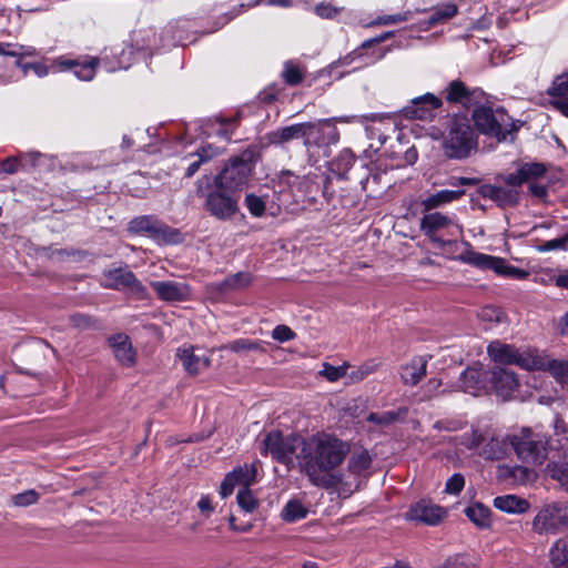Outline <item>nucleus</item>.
<instances>
[{
  "mask_svg": "<svg viewBox=\"0 0 568 568\" xmlns=\"http://www.w3.org/2000/svg\"><path fill=\"white\" fill-rule=\"evenodd\" d=\"M348 450L349 447L346 443L335 436L322 433L304 439L296 458L310 479L318 485L323 479V474L341 465Z\"/></svg>",
  "mask_w": 568,
  "mask_h": 568,
  "instance_id": "nucleus-1",
  "label": "nucleus"
},
{
  "mask_svg": "<svg viewBox=\"0 0 568 568\" xmlns=\"http://www.w3.org/2000/svg\"><path fill=\"white\" fill-rule=\"evenodd\" d=\"M100 60L90 55L73 57L63 54L51 60L47 65L44 62H23L17 59L14 65L19 68L24 75L33 71L38 78H44L52 72H72L81 81H91L98 71Z\"/></svg>",
  "mask_w": 568,
  "mask_h": 568,
  "instance_id": "nucleus-2",
  "label": "nucleus"
},
{
  "mask_svg": "<svg viewBox=\"0 0 568 568\" xmlns=\"http://www.w3.org/2000/svg\"><path fill=\"white\" fill-rule=\"evenodd\" d=\"M443 151L449 159L464 160L477 149V134L465 114H455L443 131Z\"/></svg>",
  "mask_w": 568,
  "mask_h": 568,
  "instance_id": "nucleus-3",
  "label": "nucleus"
},
{
  "mask_svg": "<svg viewBox=\"0 0 568 568\" xmlns=\"http://www.w3.org/2000/svg\"><path fill=\"white\" fill-rule=\"evenodd\" d=\"M142 31L133 32L129 43L113 45L110 49L105 48L102 51L101 58L97 57L100 60L99 65L104 63L106 70L110 72L129 69L138 52L152 51V45L150 43H145L144 40H149L150 36L155 38V32H144L145 36H142Z\"/></svg>",
  "mask_w": 568,
  "mask_h": 568,
  "instance_id": "nucleus-4",
  "label": "nucleus"
},
{
  "mask_svg": "<svg viewBox=\"0 0 568 568\" xmlns=\"http://www.w3.org/2000/svg\"><path fill=\"white\" fill-rule=\"evenodd\" d=\"M128 232L152 239L159 245H176L183 242L179 229L168 225L156 215H140L128 223Z\"/></svg>",
  "mask_w": 568,
  "mask_h": 568,
  "instance_id": "nucleus-5",
  "label": "nucleus"
},
{
  "mask_svg": "<svg viewBox=\"0 0 568 568\" xmlns=\"http://www.w3.org/2000/svg\"><path fill=\"white\" fill-rule=\"evenodd\" d=\"M473 120L480 133L496 138L499 142L506 141L508 135L519 129L503 109L494 110L486 105H479L474 110Z\"/></svg>",
  "mask_w": 568,
  "mask_h": 568,
  "instance_id": "nucleus-6",
  "label": "nucleus"
},
{
  "mask_svg": "<svg viewBox=\"0 0 568 568\" xmlns=\"http://www.w3.org/2000/svg\"><path fill=\"white\" fill-rule=\"evenodd\" d=\"M303 444L304 438L296 435L284 436L276 430L265 435L260 444V450L263 455H271L276 462L288 466Z\"/></svg>",
  "mask_w": 568,
  "mask_h": 568,
  "instance_id": "nucleus-7",
  "label": "nucleus"
},
{
  "mask_svg": "<svg viewBox=\"0 0 568 568\" xmlns=\"http://www.w3.org/2000/svg\"><path fill=\"white\" fill-rule=\"evenodd\" d=\"M247 151L241 155L229 159L220 173L214 178L217 189L236 192L242 191L248 184V156Z\"/></svg>",
  "mask_w": 568,
  "mask_h": 568,
  "instance_id": "nucleus-8",
  "label": "nucleus"
},
{
  "mask_svg": "<svg viewBox=\"0 0 568 568\" xmlns=\"http://www.w3.org/2000/svg\"><path fill=\"white\" fill-rule=\"evenodd\" d=\"M464 444L468 449H476L483 446L480 455L490 460L504 458L508 445H510L506 438L500 437L495 430L489 428H474L470 434L465 435Z\"/></svg>",
  "mask_w": 568,
  "mask_h": 568,
  "instance_id": "nucleus-9",
  "label": "nucleus"
},
{
  "mask_svg": "<svg viewBox=\"0 0 568 568\" xmlns=\"http://www.w3.org/2000/svg\"><path fill=\"white\" fill-rule=\"evenodd\" d=\"M568 528V501H558L544 506L532 520L537 534H557Z\"/></svg>",
  "mask_w": 568,
  "mask_h": 568,
  "instance_id": "nucleus-10",
  "label": "nucleus"
},
{
  "mask_svg": "<svg viewBox=\"0 0 568 568\" xmlns=\"http://www.w3.org/2000/svg\"><path fill=\"white\" fill-rule=\"evenodd\" d=\"M509 444L523 462L542 464L547 458V442L530 430L523 432L520 436H511Z\"/></svg>",
  "mask_w": 568,
  "mask_h": 568,
  "instance_id": "nucleus-11",
  "label": "nucleus"
},
{
  "mask_svg": "<svg viewBox=\"0 0 568 568\" xmlns=\"http://www.w3.org/2000/svg\"><path fill=\"white\" fill-rule=\"evenodd\" d=\"M420 229L426 236L433 242L445 246L452 243V240H445L440 235L442 232L450 237H457L462 234V227L455 223L450 217L439 213H429L424 215L420 221Z\"/></svg>",
  "mask_w": 568,
  "mask_h": 568,
  "instance_id": "nucleus-12",
  "label": "nucleus"
},
{
  "mask_svg": "<svg viewBox=\"0 0 568 568\" xmlns=\"http://www.w3.org/2000/svg\"><path fill=\"white\" fill-rule=\"evenodd\" d=\"M235 487H240L236 496L239 506L248 511V468L246 465L234 468L226 474L221 487L220 496L225 499L234 491Z\"/></svg>",
  "mask_w": 568,
  "mask_h": 568,
  "instance_id": "nucleus-13",
  "label": "nucleus"
},
{
  "mask_svg": "<svg viewBox=\"0 0 568 568\" xmlns=\"http://www.w3.org/2000/svg\"><path fill=\"white\" fill-rule=\"evenodd\" d=\"M490 382L496 394L504 399L509 398L519 386L513 363H509L508 359L493 367Z\"/></svg>",
  "mask_w": 568,
  "mask_h": 568,
  "instance_id": "nucleus-14",
  "label": "nucleus"
},
{
  "mask_svg": "<svg viewBox=\"0 0 568 568\" xmlns=\"http://www.w3.org/2000/svg\"><path fill=\"white\" fill-rule=\"evenodd\" d=\"M442 105V101L434 94L426 93L412 100L410 104L403 109L407 119L428 121L434 116V111Z\"/></svg>",
  "mask_w": 568,
  "mask_h": 568,
  "instance_id": "nucleus-15",
  "label": "nucleus"
},
{
  "mask_svg": "<svg viewBox=\"0 0 568 568\" xmlns=\"http://www.w3.org/2000/svg\"><path fill=\"white\" fill-rule=\"evenodd\" d=\"M217 189L207 194L205 207L217 219H230L237 211V201Z\"/></svg>",
  "mask_w": 568,
  "mask_h": 568,
  "instance_id": "nucleus-16",
  "label": "nucleus"
},
{
  "mask_svg": "<svg viewBox=\"0 0 568 568\" xmlns=\"http://www.w3.org/2000/svg\"><path fill=\"white\" fill-rule=\"evenodd\" d=\"M151 287L158 298L168 303L187 301L190 297V287L185 283L175 281H152Z\"/></svg>",
  "mask_w": 568,
  "mask_h": 568,
  "instance_id": "nucleus-17",
  "label": "nucleus"
},
{
  "mask_svg": "<svg viewBox=\"0 0 568 568\" xmlns=\"http://www.w3.org/2000/svg\"><path fill=\"white\" fill-rule=\"evenodd\" d=\"M546 172V168L541 163L530 162L523 163L515 173L500 175L499 179L509 186L518 187L525 182L540 178Z\"/></svg>",
  "mask_w": 568,
  "mask_h": 568,
  "instance_id": "nucleus-18",
  "label": "nucleus"
},
{
  "mask_svg": "<svg viewBox=\"0 0 568 568\" xmlns=\"http://www.w3.org/2000/svg\"><path fill=\"white\" fill-rule=\"evenodd\" d=\"M460 379L465 390L476 395L486 387L488 372L484 368L483 364L476 362L462 373Z\"/></svg>",
  "mask_w": 568,
  "mask_h": 568,
  "instance_id": "nucleus-19",
  "label": "nucleus"
},
{
  "mask_svg": "<svg viewBox=\"0 0 568 568\" xmlns=\"http://www.w3.org/2000/svg\"><path fill=\"white\" fill-rule=\"evenodd\" d=\"M547 92L554 108L568 116V72L557 75Z\"/></svg>",
  "mask_w": 568,
  "mask_h": 568,
  "instance_id": "nucleus-20",
  "label": "nucleus"
},
{
  "mask_svg": "<svg viewBox=\"0 0 568 568\" xmlns=\"http://www.w3.org/2000/svg\"><path fill=\"white\" fill-rule=\"evenodd\" d=\"M410 518L427 525H437L446 516V510L429 501L422 500L410 508Z\"/></svg>",
  "mask_w": 568,
  "mask_h": 568,
  "instance_id": "nucleus-21",
  "label": "nucleus"
},
{
  "mask_svg": "<svg viewBox=\"0 0 568 568\" xmlns=\"http://www.w3.org/2000/svg\"><path fill=\"white\" fill-rule=\"evenodd\" d=\"M483 92L478 89L468 90L464 82L452 81L446 90V100L452 103H460L469 108L478 101Z\"/></svg>",
  "mask_w": 568,
  "mask_h": 568,
  "instance_id": "nucleus-22",
  "label": "nucleus"
},
{
  "mask_svg": "<svg viewBox=\"0 0 568 568\" xmlns=\"http://www.w3.org/2000/svg\"><path fill=\"white\" fill-rule=\"evenodd\" d=\"M304 126H310L305 130L310 135H303L304 145L310 148L312 145H321L324 142L325 128L329 129L327 135L329 140L336 142L338 139V132L335 126H332L327 120H321L318 122H305Z\"/></svg>",
  "mask_w": 568,
  "mask_h": 568,
  "instance_id": "nucleus-23",
  "label": "nucleus"
},
{
  "mask_svg": "<svg viewBox=\"0 0 568 568\" xmlns=\"http://www.w3.org/2000/svg\"><path fill=\"white\" fill-rule=\"evenodd\" d=\"M133 275L134 273L128 265L104 270L102 272V281L100 282V285L108 290L123 291L126 290Z\"/></svg>",
  "mask_w": 568,
  "mask_h": 568,
  "instance_id": "nucleus-24",
  "label": "nucleus"
},
{
  "mask_svg": "<svg viewBox=\"0 0 568 568\" xmlns=\"http://www.w3.org/2000/svg\"><path fill=\"white\" fill-rule=\"evenodd\" d=\"M481 194L484 197L495 201L499 206H514L519 200L517 187H504L497 185L483 186Z\"/></svg>",
  "mask_w": 568,
  "mask_h": 568,
  "instance_id": "nucleus-25",
  "label": "nucleus"
},
{
  "mask_svg": "<svg viewBox=\"0 0 568 568\" xmlns=\"http://www.w3.org/2000/svg\"><path fill=\"white\" fill-rule=\"evenodd\" d=\"M427 361L425 357H413L408 363L402 365L400 377L406 385L418 384L426 375Z\"/></svg>",
  "mask_w": 568,
  "mask_h": 568,
  "instance_id": "nucleus-26",
  "label": "nucleus"
},
{
  "mask_svg": "<svg viewBox=\"0 0 568 568\" xmlns=\"http://www.w3.org/2000/svg\"><path fill=\"white\" fill-rule=\"evenodd\" d=\"M41 156L38 152L21 153L17 156H8L0 162V173L14 174L20 170H24L27 163L36 165L37 160Z\"/></svg>",
  "mask_w": 568,
  "mask_h": 568,
  "instance_id": "nucleus-27",
  "label": "nucleus"
},
{
  "mask_svg": "<svg viewBox=\"0 0 568 568\" xmlns=\"http://www.w3.org/2000/svg\"><path fill=\"white\" fill-rule=\"evenodd\" d=\"M465 194L464 190H440L434 194H429L422 201L425 210H434L445 204L459 200Z\"/></svg>",
  "mask_w": 568,
  "mask_h": 568,
  "instance_id": "nucleus-28",
  "label": "nucleus"
},
{
  "mask_svg": "<svg viewBox=\"0 0 568 568\" xmlns=\"http://www.w3.org/2000/svg\"><path fill=\"white\" fill-rule=\"evenodd\" d=\"M306 74V68L302 63L295 61V60H286L283 63V69L281 72V78L283 79L284 83H286L290 87H296L300 85Z\"/></svg>",
  "mask_w": 568,
  "mask_h": 568,
  "instance_id": "nucleus-29",
  "label": "nucleus"
},
{
  "mask_svg": "<svg viewBox=\"0 0 568 568\" xmlns=\"http://www.w3.org/2000/svg\"><path fill=\"white\" fill-rule=\"evenodd\" d=\"M308 128L304 126V123L292 124L272 132L270 139L273 143H287L295 139H303V135H310L305 132Z\"/></svg>",
  "mask_w": 568,
  "mask_h": 568,
  "instance_id": "nucleus-30",
  "label": "nucleus"
},
{
  "mask_svg": "<svg viewBox=\"0 0 568 568\" xmlns=\"http://www.w3.org/2000/svg\"><path fill=\"white\" fill-rule=\"evenodd\" d=\"M494 506L505 513H524L528 509L529 504L526 499L515 495L499 496L494 499Z\"/></svg>",
  "mask_w": 568,
  "mask_h": 568,
  "instance_id": "nucleus-31",
  "label": "nucleus"
},
{
  "mask_svg": "<svg viewBox=\"0 0 568 568\" xmlns=\"http://www.w3.org/2000/svg\"><path fill=\"white\" fill-rule=\"evenodd\" d=\"M217 154V149L213 148L211 144L200 148L195 153L189 155L190 158L196 159L187 165L184 176L192 178L200 170L203 163L209 162Z\"/></svg>",
  "mask_w": 568,
  "mask_h": 568,
  "instance_id": "nucleus-32",
  "label": "nucleus"
},
{
  "mask_svg": "<svg viewBox=\"0 0 568 568\" xmlns=\"http://www.w3.org/2000/svg\"><path fill=\"white\" fill-rule=\"evenodd\" d=\"M372 466V457L366 449L354 452L348 459V470L356 476H366Z\"/></svg>",
  "mask_w": 568,
  "mask_h": 568,
  "instance_id": "nucleus-33",
  "label": "nucleus"
},
{
  "mask_svg": "<svg viewBox=\"0 0 568 568\" xmlns=\"http://www.w3.org/2000/svg\"><path fill=\"white\" fill-rule=\"evenodd\" d=\"M0 55L21 59L24 57H39L40 51L32 45L0 42Z\"/></svg>",
  "mask_w": 568,
  "mask_h": 568,
  "instance_id": "nucleus-34",
  "label": "nucleus"
},
{
  "mask_svg": "<svg viewBox=\"0 0 568 568\" xmlns=\"http://www.w3.org/2000/svg\"><path fill=\"white\" fill-rule=\"evenodd\" d=\"M465 515L480 528L490 526V510L483 504L476 503L465 509Z\"/></svg>",
  "mask_w": 568,
  "mask_h": 568,
  "instance_id": "nucleus-35",
  "label": "nucleus"
},
{
  "mask_svg": "<svg viewBox=\"0 0 568 568\" xmlns=\"http://www.w3.org/2000/svg\"><path fill=\"white\" fill-rule=\"evenodd\" d=\"M464 261L473 266H476L481 270H493L495 272L496 265L499 262V257L487 255L484 253H478L474 251H469L466 253Z\"/></svg>",
  "mask_w": 568,
  "mask_h": 568,
  "instance_id": "nucleus-36",
  "label": "nucleus"
},
{
  "mask_svg": "<svg viewBox=\"0 0 568 568\" xmlns=\"http://www.w3.org/2000/svg\"><path fill=\"white\" fill-rule=\"evenodd\" d=\"M277 210L278 206L270 200L268 194H263L262 196L251 194V215L262 216L266 211L271 215H275Z\"/></svg>",
  "mask_w": 568,
  "mask_h": 568,
  "instance_id": "nucleus-37",
  "label": "nucleus"
},
{
  "mask_svg": "<svg viewBox=\"0 0 568 568\" xmlns=\"http://www.w3.org/2000/svg\"><path fill=\"white\" fill-rule=\"evenodd\" d=\"M514 366L527 371H547L548 357H506Z\"/></svg>",
  "mask_w": 568,
  "mask_h": 568,
  "instance_id": "nucleus-38",
  "label": "nucleus"
},
{
  "mask_svg": "<svg viewBox=\"0 0 568 568\" xmlns=\"http://www.w3.org/2000/svg\"><path fill=\"white\" fill-rule=\"evenodd\" d=\"M550 561L554 566L568 564V538H559L555 541L549 551Z\"/></svg>",
  "mask_w": 568,
  "mask_h": 568,
  "instance_id": "nucleus-39",
  "label": "nucleus"
},
{
  "mask_svg": "<svg viewBox=\"0 0 568 568\" xmlns=\"http://www.w3.org/2000/svg\"><path fill=\"white\" fill-rule=\"evenodd\" d=\"M307 514L308 509L301 501L293 499L285 505L282 517L284 520L293 523L305 518Z\"/></svg>",
  "mask_w": 568,
  "mask_h": 568,
  "instance_id": "nucleus-40",
  "label": "nucleus"
},
{
  "mask_svg": "<svg viewBox=\"0 0 568 568\" xmlns=\"http://www.w3.org/2000/svg\"><path fill=\"white\" fill-rule=\"evenodd\" d=\"M70 324L78 329H99L101 324L94 316L84 313H74L69 317Z\"/></svg>",
  "mask_w": 568,
  "mask_h": 568,
  "instance_id": "nucleus-41",
  "label": "nucleus"
},
{
  "mask_svg": "<svg viewBox=\"0 0 568 568\" xmlns=\"http://www.w3.org/2000/svg\"><path fill=\"white\" fill-rule=\"evenodd\" d=\"M549 476L568 491V463H552L547 466Z\"/></svg>",
  "mask_w": 568,
  "mask_h": 568,
  "instance_id": "nucleus-42",
  "label": "nucleus"
},
{
  "mask_svg": "<svg viewBox=\"0 0 568 568\" xmlns=\"http://www.w3.org/2000/svg\"><path fill=\"white\" fill-rule=\"evenodd\" d=\"M547 371L559 383H568V359H555L547 362Z\"/></svg>",
  "mask_w": 568,
  "mask_h": 568,
  "instance_id": "nucleus-43",
  "label": "nucleus"
},
{
  "mask_svg": "<svg viewBox=\"0 0 568 568\" xmlns=\"http://www.w3.org/2000/svg\"><path fill=\"white\" fill-rule=\"evenodd\" d=\"M185 371L195 376L210 366L209 357H180Z\"/></svg>",
  "mask_w": 568,
  "mask_h": 568,
  "instance_id": "nucleus-44",
  "label": "nucleus"
},
{
  "mask_svg": "<svg viewBox=\"0 0 568 568\" xmlns=\"http://www.w3.org/2000/svg\"><path fill=\"white\" fill-rule=\"evenodd\" d=\"M499 262L500 263H497L496 268H495L496 274L505 276V277L517 278V280H523L528 276L527 271L508 264L506 262V260L499 257Z\"/></svg>",
  "mask_w": 568,
  "mask_h": 568,
  "instance_id": "nucleus-45",
  "label": "nucleus"
},
{
  "mask_svg": "<svg viewBox=\"0 0 568 568\" xmlns=\"http://www.w3.org/2000/svg\"><path fill=\"white\" fill-rule=\"evenodd\" d=\"M108 344L114 353L132 351V343L128 334L116 333L108 338Z\"/></svg>",
  "mask_w": 568,
  "mask_h": 568,
  "instance_id": "nucleus-46",
  "label": "nucleus"
},
{
  "mask_svg": "<svg viewBox=\"0 0 568 568\" xmlns=\"http://www.w3.org/2000/svg\"><path fill=\"white\" fill-rule=\"evenodd\" d=\"M40 494L36 489H28L11 497V503L16 507H28L38 503Z\"/></svg>",
  "mask_w": 568,
  "mask_h": 568,
  "instance_id": "nucleus-47",
  "label": "nucleus"
},
{
  "mask_svg": "<svg viewBox=\"0 0 568 568\" xmlns=\"http://www.w3.org/2000/svg\"><path fill=\"white\" fill-rule=\"evenodd\" d=\"M457 13V7L455 4H447L443 8L437 9L428 18V27H434L449 18H453Z\"/></svg>",
  "mask_w": 568,
  "mask_h": 568,
  "instance_id": "nucleus-48",
  "label": "nucleus"
},
{
  "mask_svg": "<svg viewBox=\"0 0 568 568\" xmlns=\"http://www.w3.org/2000/svg\"><path fill=\"white\" fill-rule=\"evenodd\" d=\"M351 365L344 362L342 365L333 366L327 363L323 364L321 373L331 382L337 381L339 377L347 375Z\"/></svg>",
  "mask_w": 568,
  "mask_h": 568,
  "instance_id": "nucleus-49",
  "label": "nucleus"
},
{
  "mask_svg": "<svg viewBox=\"0 0 568 568\" xmlns=\"http://www.w3.org/2000/svg\"><path fill=\"white\" fill-rule=\"evenodd\" d=\"M487 355H521L517 348L500 341H494L487 346Z\"/></svg>",
  "mask_w": 568,
  "mask_h": 568,
  "instance_id": "nucleus-50",
  "label": "nucleus"
},
{
  "mask_svg": "<svg viewBox=\"0 0 568 568\" xmlns=\"http://www.w3.org/2000/svg\"><path fill=\"white\" fill-rule=\"evenodd\" d=\"M126 290H129L132 297L138 301H145L150 297L146 286L143 285V283L136 277L135 274L130 281Z\"/></svg>",
  "mask_w": 568,
  "mask_h": 568,
  "instance_id": "nucleus-51",
  "label": "nucleus"
},
{
  "mask_svg": "<svg viewBox=\"0 0 568 568\" xmlns=\"http://www.w3.org/2000/svg\"><path fill=\"white\" fill-rule=\"evenodd\" d=\"M537 250L541 253L556 250H568V233L560 237L552 239L541 243L540 245L537 246Z\"/></svg>",
  "mask_w": 568,
  "mask_h": 568,
  "instance_id": "nucleus-52",
  "label": "nucleus"
},
{
  "mask_svg": "<svg viewBox=\"0 0 568 568\" xmlns=\"http://www.w3.org/2000/svg\"><path fill=\"white\" fill-rule=\"evenodd\" d=\"M410 17H412L410 11H406V12L397 13V14L381 16V17L376 18L372 22V24L373 26L397 24L400 22L408 21L410 19Z\"/></svg>",
  "mask_w": 568,
  "mask_h": 568,
  "instance_id": "nucleus-53",
  "label": "nucleus"
},
{
  "mask_svg": "<svg viewBox=\"0 0 568 568\" xmlns=\"http://www.w3.org/2000/svg\"><path fill=\"white\" fill-rule=\"evenodd\" d=\"M479 318L488 323H501L504 320V313L498 307L485 306L479 313Z\"/></svg>",
  "mask_w": 568,
  "mask_h": 568,
  "instance_id": "nucleus-54",
  "label": "nucleus"
},
{
  "mask_svg": "<svg viewBox=\"0 0 568 568\" xmlns=\"http://www.w3.org/2000/svg\"><path fill=\"white\" fill-rule=\"evenodd\" d=\"M509 474L520 483L530 481L536 477V473L531 468L525 466H515L509 470Z\"/></svg>",
  "mask_w": 568,
  "mask_h": 568,
  "instance_id": "nucleus-55",
  "label": "nucleus"
},
{
  "mask_svg": "<svg viewBox=\"0 0 568 568\" xmlns=\"http://www.w3.org/2000/svg\"><path fill=\"white\" fill-rule=\"evenodd\" d=\"M465 485V479L460 474H454L446 483V493L457 495L459 494Z\"/></svg>",
  "mask_w": 568,
  "mask_h": 568,
  "instance_id": "nucleus-56",
  "label": "nucleus"
},
{
  "mask_svg": "<svg viewBox=\"0 0 568 568\" xmlns=\"http://www.w3.org/2000/svg\"><path fill=\"white\" fill-rule=\"evenodd\" d=\"M339 12L341 9L332 6L331 3H320L315 7V13L324 19H332Z\"/></svg>",
  "mask_w": 568,
  "mask_h": 568,
  "instance_id": "nucleus-57",
  "label": "nucleus"
},
{
  "mask_svg": "<svg viewBox=\"0 0 568 568\" xmlns=\"http://www.w3.org/2000/svg\"><path fill=\"white\" fill-rule=\"evenodd\" d=\"M220 128L217 129L216 133L226 140H231L232 135V128L235 126L237 119H217Z\"/></svg>",
  "mask_w": 568,
  "mask_h": 568,
  "instance_id": "nucleus-58",
  "label": "nucleus"
},
{
  "mask_svg": "<svg viewBox=\"0 0 568 568\" xmlns=\"http://www.w3.org/2000/svg\"><path fill=\"white\" fill-rule=\"evenodd\" d=\"M272 336L276 341L286 342V341L292 339L295 336V334H294V332L288 326H286V325H277L273 329Z\"/></svg>",
  "mask_w": 568,
  "mask_h": 568,
  "instance_id": "nucleus-59",
  "label": "nucleus"
},
{
  "mask_svg": "<svg viewBox=\"0 0 568 568\" xmlns=\"http://www.w3.org/2000/svg\"><path fill=\"white\" fill-rule=\"evenodd\" d=\"M434 428L438 430L456 432L462 428V422L454 419L438 420L434 424Z\"/></svg>",
  "mask_w": 568,
  "mask_h": 568,
  "instance_id": "nucleus-60",
  "label": "nucleus"
},
{
  "mask_svg": "<svg viewBox=\"0 0 568 568\" xmlns=\"http://www.w3.org/2000/svg\"><path fill=\"white\" fill-rule=\"evenodd\" d=\"M361 49H356L354 50L353 52L348 53L347 55L338 59L337 61L333 62L331 64V68L334 69V68H337V67H345V65H349L354 60L355 58L357 57H361L362 53H361Z\"/></svg>",
  "mask_w": 568,
  "mask_h": 568,
  "instance_id": "nucleus-61",
  "label": "nucleus"
},
{
  "mask_svg": "<svg viewBox=\"0 0 568 568\" xmlns=\"http://www.w3.org/2000/svg\"><path fill=\"white\" fill-rule=\"evenodd\" d=\"M395 418H396V416L394 413H385L383 415L372 413L368 416V420L376 423V424H381V425H388V424L393 423L395 420Z\"/></svg>",
  "mask_w": 568,
  "mask_h": 568,
  "instance_id": "nucleus-62",
  "label": "nucleus"
},
{
  "mask_svg": "<svg viewBox=\"0 0 568 568\" xmlns=\"http://www.w3.org/2000/svg\"><path fill=\"white\" fill-rule=\"evenodd\" d=\"M197 508L202 514L209 517L214 510L211 497L207 495L202 496L197 503Z\"/></svg>",
  "mask_w": 568,
  "mask_h": 568,
  "instance_id": "nucleus-63",
  "label": "nucleus"
},
{
  "mask_svg": "<svg viewBox=\"0 0 568 568\" xmlns=\"http://www.w3.org/2000/svg\"><path fill=\"white\" fill-rule=\"evenodd\" d=\"M479 181L475 178H464V176H453L448 181V185L454 187L466 186V185H476Z\"/></svg>",
  "mask_w": 568,
  "mask_h": 568,
  "instance_id": "nucleus-64",
  "label": "nucleus"
}]
</instances>
